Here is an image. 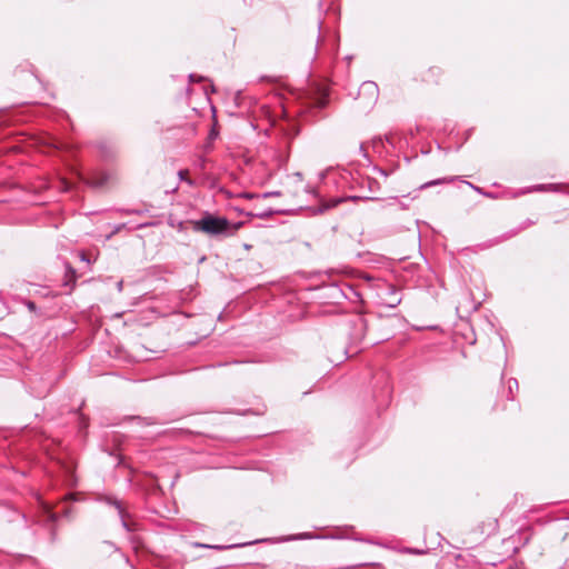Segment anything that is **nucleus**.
Returning <instances> with one entry per match:
<instances>
[{
  "instance_id": "423d86ee",
  "label": "nucleus",
  "mask_w": 569,
  "mask_h": 569,
  "mask_svg": "<svg viewBox=\"0 0 569 569\" xmlns=\"http://www.w3.org/2000/svg\"><path fill=\"white\" fill-rule=\"evenodd\" d=\"M188 173H189V172H188V170H181V171H179V176H180V178H181V179H183V180H187Z\"/></svg>"
},
{
  "instance_id": "20e7f679",
  "label": "nucleus",
  "mask_w": 569,
  "mask_h": 569,
  "mask_svg": "<svg viewBox=\"0 0 569 569\" xmlns=\"http://www.w3.org/2000/svg\"><path fill=\"white\" fill-rule=\"evenodd\" d=\"M61 184H62L63 190H69L71 188L70 182L67 181L66 179H61Z\"/></svg>"
},
{
  "instance_id": "7ed1b4c3",
  "label": "nucleus",
  "mask_w": 569,
  "mask_h": 569,
  "mask_svg": "<svg viewBox=\"0 0 569 569\" xmlns=\"http://www.w3.org/2000/svg\"><path fill=\"white\" fill-rule=\"evenodd\" d=\"M66 277H67L68 281H71L72 283H74L76 282V270L72 267L68 266Z\"/></svg>"
},
{
  "instance_id": "f03ea898",
  "label": "nucleus",
  "mask_w": 569,
  "mask_h": 569,
  "mask_svg": "<svg viewBox=\"0 0 569 569\" xmlns=\"http://www.w3.org/2000/svg\"><path fill=\"white\" fill-rule=\"evenodd\" d=\"M442 76V71L438 67H430L427 69L421 77V81L426 82L427 84H439L440 79Z\"/></svg>"
},
{
  "instance_id": "f257e3e1",
  "label": "nucleus",
  "mask_w": 569,
  "mask_h": 569,
  "mask_svg": "<svg viewBox=\"0 0 569 569\" xmlns=\"http://www.w3.org/2000/svg\"><path fill=\"white\" fill-rule=\"evenodd\" d=\"M190 224L194 232H202L210 237L226 233L231 226L227 218L217 217L209 212H206L199 220L190 221Z\"/></svg>"
},
{
  "instance_id": "39448f33",
  "label": "nucleus",
  "mask_w": 569,
  "mask_h": 569,
  "mask_svg": "<svg viewBox=\"0 0 569 569\" xmlns=\"http://www.w3.org/2000/svg\"><path fill=\"white\" fill-rule=\"evenodd\" d=\"M27 307L30 311H36V303L33 301H28Z\"/></svg>"
},
{
  "instance_id": "6e6552de",
  "label": "nucleus",
  "mask_w": 569,
  "mask_h": 569,
  "mask_svg": "<svg viewBox=\"0 0 569 569\" xmlns=\"http://www.w3.org/2000/svg\"><path fill=\"white\" fill-rule=\"evenodd\" d=\"M50 518H51L52 520H56V515L50 512Z\"/></svg>"
},
{
  "instance_id": "0eeeda50",
  "label": "nucleus",
  "mask_w": 569,
  "mask_h": 569,
  "mask_svg": "<svg viewBox=\"0 0 569 569\" xmlns=\"http://www.w3.org/2000/svg\"><path fill=\"white\" fill-rule=\"evenodd\" d=\"M80 258H81V260H83V261L90 262V259L88 258V256H87V253H86L84 251H82V252L80 253Z\"/></svg>"
}]
</instances>
